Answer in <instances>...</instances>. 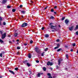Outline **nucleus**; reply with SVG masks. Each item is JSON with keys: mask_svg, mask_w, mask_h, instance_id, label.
<instances>
[{"mask_svg": "<svg viewBox=\"0 0 78 78\" xmlns=\"http://www.w3.org/2000/svg\"><path fill=\"white\" fill-rule=\"evenodd\" d=\"M53 23H51L49 24V25L50 26V28L51 29H53V30H55V31H58V29L54 28L55 27H56V25L53 26L52 25H53Z\"/></svg>", "mask_w": 78, "mask_h": 78, "instance_id": "f257e3e1", "label": "nucleus"}, {"mask_svg": "<svg viewBox=\"0 0 78 78\" xmlns=\"http://www.w3.org/2000/svg\"><path fill=\"white\" fill-rule=\"evenodd\" d=\"M6 33H4V34H2V39H3L6 37Z\"/></svg>", "mask_w": 78, "mask_h": 78, "instance_id": "f03ea898", "label": "nucleus"}, {"mask_svg": "<svg viewBox=\"0 0 78 78\" xmlns=\"http://www.w3.org/2000/svg\"><path fill=\"white\" fill-rule=\"evenodd\" d=\"M28 25V24L27 23H23L21 25V27L23 28V27H27Z\"/></svg>", "mask_w": 78, "mask_h": 78, "instance_id": "7ed1b4c3", "label": "nucleus"}, {"mask_svg": "<svg viewBox=\"0 0 78 78\" xmlns=\"http://www.w3.org/2000/svg\"><path fill=\"white\" fill-rule=\"evenodd\" d=\"M47 66H52L53 65V62H50V61L48 62H47Z\"/></svg>", "mask_w": 78, "mask_h": 78, "instance_id": "20e7f679", "label": "nucleus"}, {"mask_svg": "<svg viewBox=\"0 0 78 78\" xmlns=\"http://www.w3.org/2000/svg\"><path fill=\"white\" fill-rule=\"evenodd\" d=\"M35 51L37 53H39V48H35Z\"/></svg>", "mask_w": 78, "mask_h": 78, "instance_id": "39448f33", "label": "nucleus"}, {"mask_svg": "<svg viewBox=\"0 0 78 78\" xmlns=\"http://www.w3.org/2000/svg\"><path fill=\"white\" fill-rule=\"evenodd\" d=\"M65 22L66 25H67L69 22V20L68 19H66L65 20Z\"/></svg>", "mask_w": 78, "mask_h": 78, "instance_id": "423d86ee", "label": "nucleus"}, {"mask_svg": "<svg viewBox=\"0 0 78 78\" xmlns=\"http://www.w3.org/2000/svg\"><path fill=\"white\" fill-rule=\"evenodd\" d=\"M57 46L54 48L55 50H56V49L59 48V47L60 46V44H57Z\"/></svg>", "mask_w": 78, "mask_h": 78, "instance_id": "0eeeda50", "label": "nucleus"}, {"mask_svg": "<svg viewBox=\"0 0 78 78\" xmlns=\"http://www.w3.org/2000/svg\"><path fill=\"white\" fill-rule=\"evenodd\" d=\"M6 2H7V0H3L2 3V4H3V5H5Z\"/></svg>", "mask_w": 78, "mask_h": 78, "instance_id": "6e6552de", "label": "nucleus"}, {"mask_svg": "<svg viewBox=\"0 0 78 78\" xmlns=\"http://www.w3.org/2000/svg\"><path fill=\"white\" fill-rule=\"evenodd\" d=\"M47 75L48 76H49L48 77V78H53L52 76H51V74H50V73H48L47 74Z\"/></svg>", "mask_w": 78, "mask_h": 78, "instance_id": "1a4fd4ad", "label": "nucleus"}, {"mask_svg": "<svg viewBox=\"0 0 78 78\" xmlns=\"http://www.w3.org/2000/svg\"><path fill=\"white\" fill-rule=\"evenodd\" d=\"M9 72H10V73H11L13 74V75L15 74V73L14 72V71H12L11 70H9Z\"/></svg>", "mask_w": 78, "mask_h": 78, "instance_id": "9d476101", "label": "nucleus"}, {"mask_svg": "<svg viewBox=\"0 0 78 78\" xmlns=\"http://www.w3.org/2000/svg\"><path fill=\"white\" fill-rule=\"evenodd\" d=\"M61 61H62V60H61V59H59L58 61V65H59V66H60V64H61Z\"/></svg>", "mask_w": 78, "mask_h": 78, "instance_id": "9b49d317", "label": "nucleus"}, {"mask_svg": "<svg viewBox=\"0 0 78 78\" xmlns=\"http://www.w3.org/2000/svg\"><path fill=\"white\" fill-rule=\"evenodd\" d=\"M73 26H72L71 27L69 28V30L70 31H72V30H73Z\"/></svg>", "mask_w": 78, "mask_h": 78, "instance_id": "f8f14e48", "label": "nucleus"}, {"mask_svg": "<svg viewBox=\"0 0 78 78\" xmlns=\"http://www.w3.org/2000/svg\"><path fill=\"white\" fill-rule=\"evenodd\" d=\"M45 52L43 51L42 53L41 54V55L42 56H44V55Z\"/></svg>", "mask_w": 78, "mask_h": 78, "instance_id": "ddd939ff", "label": "nucleus"}, {"mask_svg": "<svg viewBox=\"0 0 78 78\" xmlns=\"http://www.w3.org/2000/svg\"><path fill=\"white\" fill-rule=\"evenodd\" d=\"M62 49L61 48H60L57 49V51H58V52H59V51H62Z\"/></svg>", "mask_w": 78, "mask_h": 78, "instance_id": "4468645a", "label": "nucleus"}, {"mask_svg": "<svg viewBox=\"0 0 78 78\" xmlns=\"http://www.w3.org/2000/svg\"><path fill=\"white\" fill-rule=\"evenodd\" d=\"M27 62H28V61L27 60H25L23 62V63H24V64H27Z\"/></svg>", "mask_w": 78, "mask_h": 78, "instance_id": "2eb2a0df", "label": "nucleus"}, {"mask_svg": "<svg viewBox=\"0 0 78 78\" xmlns=\"http://www.w3.org/2000/svg\"><path fill=\"white\" fill-rule=\"evenodd\" d=\"M18 35V34H17V33H14V37H17V36Z\"/></svg>", "mask_w": 78, "mask_h": 78, "instance_id": "dca6fc26", "label": "nucleus"}, {"mask_svg": "<svg viewBox=\"0 0 78 78\" xmlns=\"http://www.w3.org/2000/svg\"><path fill=\"white\" fill-rule=\"evenodd\" d=\"M21 13H23V14H25L26 12H25V11H21Z\"/></svg>", "mask_w": 78, "mask_h": 78, "instance_id": "f3484780", "label": "nucleus"}, {"mask_svg": "<svg viewBox=\"0 0 78 78\" xmlns=\"http://www.w3.org/2000/svg\"><path fill=\"white\" fill-rule=\"evenodd\" d=\"M28 57L29 58H31V54L29 53V54Z\"/></svg>", "mask_w": 78, "mask_h": 78, "instance_id": "a211bd4d", "label": "nucleus"}, {"mask_svg": "<svg viewBox=\"0 0 78 78\" xmlns=\"http://www.w3.org/2000/svg\"><path fill=\"white\" fill-rule=\"evenodd\" d=\"M45 37H49V35H48V34H45Z\"/></svg>", "mask_w": 78, "mask_h": 78, "instance_id": "6ab92c4d", "label": "nucleus"}, {"mask_svg": "<svg viewBox=\"0 0 78 78\" xmlns=\"http://www.w3.org/2000/svg\"><path fill=\"white\" fill-rule=\"evenodd\" d=\"M33 41L32 40H31V41H30V44H33Z\"/></svg>", "mask_w": 78, "mask_h": 78, "instance_id": "aec40b11", "label": "nucleus"}, {"mask_svg": "<svg viewBox=\"0 0 78 78\" xmlns=\"http://www.w3.org/2000/svg\"><path fill=\"white\" fill-rule=\"evenodd\" d=\"M50 19H55V18L53 17V16H51L50 17Z\"/></svg>", "mask_w": 78, "mask_h": 78, "instance_id": "412c9836", "label": "nucleus"}, {"mask_svg": "<svg viewBox=\"0 0 78 78\" xmlns=\"http://www.w3.org/2000/svg\"><path fill=\"white\" fill-rule=\"evenodd\" d=\"M41 76V74L40 73H38L37 74V76L38 77H40Z\"/></svg>", "mask_w": 78, "mask_h": 78, "instance_id": "4be33fe9", "label": "nucleus"}, {"mask_svg": "<svg viewBox=\"0 0 78 78\" xmlns=\"http://www.w3.org/2000/svg\"><path fill=\"white\" fill-rule=\"evenodd\" d=\"M27 64L28 67H30V64L29 63H27Z\"/></svg>", "mask_w": 78, "mask_h": 78, "instance_id": "5701e85b", "label": "nucleus"}, {"mask_svg": "<svg viewBox=\"0 0 78 78\" xmlns=\"http://www.w3.org/2000/svg\"><path fill=\"white\" fill-rule=\"evenodd\" d=\"M43 69L44 71H46V68L44 67L43 68Z\"/></svg>", "mask_w": 78, "mask_h": 78, "instance_id": "b1692460", "label": "nucleus"}, {"mask_svg": "<svg viewBox=\"0 0 78 78\" xmlns=\"http://www.w3.org/2000/svg\"><path fill=\"white\" fill-rule=\"evenodd\" d=\"M16 11V10L15 9H12V11L13 12H14Z\"/></svg>", "mask_w": 78, "mask_h": 78, "instance_id": "393cba45", "label": "nucleus"}, {"mask_svg": "<svg viewBox=\"0 0 78 78\" xmlns=\"http://www.w3.org/2000/svg\"><path fill=\"white\" fill-rule=\"evenodd\" d=\"M75 45H76V43H74L72 44V46L73 47H75Z\"/></svg>", "mask_w": 78, "mask_h": 78, "instance_id": "a878e982", "label": "nucleus"}, {"mask_svg": "<svg viewBox=\"0 0 78 78\" xmlns=\"http://www.w3.org/2000/svg\"><path fill=\"white\" fill-rule=\"evenodd\" d=\"M0 42H1V43H3L4 42V41H3L2 40V39H0Z\"/></svg>", "mask_w": 78, "mask_h": 78, "instance_id": "bb28decb", "label": "nucleus"}, {"mask_svg": "<svg viewBox=\"0 0 78 78\" xmlns=\"http://www.w3.org/2000/svg\"><path fill=\"white\" fill-rule=\"evenodd\" d=\"M59 41H60V40L59 39H57L56 40V41L57 42H59Z\"/></svg>", "mask_w": 78, "mask_h": 78, "instance_id": "cd10ccee", "label": "nucleus"}, {"mask_svg": "<svg viewBox=\"0 0 78 78\" xmlns=\"http://www.w3.org/2000/svg\"><path fill=\"white\" fill-rule=\"evenodd\" d=\"M51 11L52 12H54V9H51Z\"/></svg>", "mask_w": 78, "mask_h": 78, "instance_id": "c85d7f7f", "label": "nucleus"}, {"mask_svg": "<svg viewBox=\"0 0 78 78\" xmlns=\"http://www.w3.org/2000/svg\"><path fill=\"white\" fill-rule=\"evenodd\" d=\"M18 69H19V68H18V67L16 68L15 69V70H16V71H17V70H18Z\"/></svg>", "mask_w": 78, "mask_h": 78, "instance_id": "c756f323", "label": "nucleus"}, {"mask_svg": "<svg viewBox=\"0 0 78 78\" xmlns=\"http://www.w3.org/2000/svg\"><path fill=\"white\" fill-rule=\"evenodd\" d=\"M56 67L57 69H59V66H58V65H56Z\"/></svg>", "mask_w": 78, "mask_h": 78, "instance_id": "7c9ffc66", "label": "nucleus"}, {"mask_svg": "<svg viewBox=\"0 0 78 78\" xmlns=\"http://www.w3.org/2000/svg\"><path fill=\"white\" fill-rule=\"evenodd\" d=\"M11 8V6H9V5H7V8Z\"/></svg>", "mask_w": 78, "mask_h": 78, "instance_id": "2f4dec72", "label": "nucleus"}, {"mask_svg": "<svg viewBox=\"0 0 78 78\" xmlns=\"http://www.w3.org/2000/svg\"><path fill=\"white\" fill-rule=\"evenodd\" d=\"M65 17H63L62 18V20H64V19H65Z\"/></svg>", "mask_w": 78, "mask_h": 78, "instance_id": "473e14b6", "label": "nucleus"}, {"mask_svg": "<svg viewBox=\"0 0 78 78\" xmlns=\"http://www.w3.org/2000/svg\"><path fill=\"white\" fill-rule=\"evenodd\" d=\"M47 50H48V48H46L45 49L44 51H47Z\"/></svg>", "mask_w": 78, "mask_h": 78, "instance_id": "72a5a7b5", "label": "nucleus"}, {"mask_svg": "<svg viewBox=\"0 0 78 78\" xmlns=\"http://www.w3.org/2000/svg\"><path fill=\"white\" fill-rule=\"evenodd\" d=\"M66 58H67V59H69V58H68V55H66Z\"/></svg>", "mask_w": 78, "mask_h": 78, "instance_id": "f704fd0d", "label": "nucleus"}, {"mask_svg": "<svg viewBox=\"0 0 78 78\" xmlns=\"http://www.w3.org/2000/svg\"><path fill=\"white\" fill-rule=\"evenodd\" d=\"M3 25H6V23L4 21L3 22Z\"/></svg>", "mask_w": 78, "mask_h": 78, "instance_id": "c9c22d12", "label": "nucleus"}, {"mask_svg": "<svg viewBox=\"0 0 78 78\" xmlns=\"http://www.w3.org/2000/svg\"><path fill=\"white\" fill-rule=\"evenodd\" d=\"M20 8H22L23 7V5H20Z\"/></svg>", "mask_w": 78, "mask_h": 78, "instance_id": "e433bc0d", "label": "nucleus"}, {"mask_svg": "<svg viewBox=\"0 0 78 78\" xmlns=\"http://www.w3.org/2000/svg\"><path fill=\"white\" fill-rule=\"evenodd\" d=\"M0 34H2V35L3 34V31H1L0 30Z\"/></svg>", "mask_w": 78, "mask_h": 78, "instance_id": "4c0bfd02", "label": "nucleus"}, {"mask_svg": "<svg viewBox=\"0 0 78 78\" xmlns=\"http://www.w3.org/2000/svg\"><path fill=\"white\" fill-rule=\"evenodd\" d=\"M0 20L1 21H2V20H2V17H1V16H0Z\"/></svg>", "mask_w": 78, "mask_h": 78, "instance_id": "58836bf2", "label": "nucleus"}, {"mask_svg": "<svg viewBox=\"0 0 78 78\" xmlns=\"http://www.w3.org/2000/svg\"><path fill=\"white\" fill-rule=\"evenodd\" d=\"M76 29H78V25H76Z\"/></svg>", "mask_w": 78, "mask_h": 78, "instance_id": "ea45409f", "label": "nucleus"}, {"mask_svg": "<svg viewBox=\"0 0 78 78\" xmlns=\"http://www.w3.org/2000/svg\"><path fill=\"white\" fill-rule=\"evenodd\" d=\"M17 17H18L19 19H20V20L22 19V18H21L19 16V15Z\"/></svg>", "mask_w": 78, "mask_h": 78, "instance_id": "a19ab883", "label": "nucleus"}, {"mask_svg": "<svg viewBox=\"0 0 78 78\" xmlns=\"http://www.w3.org/2000/svg\"><path fill=\"white\" fill-rule=\"evenodd\" d=\"M36 62H37V63H39V60H36Z\"/></svg>", "mask_w": 78, "mask_h": 78, "instance_id": "79ce46f5", "label": "nucleus"}, {"mask_svg": "<svg viewBox=\"0 0 78 78\" xmlns=\"http://www.w3.org/2000/svg\"><path fill=\"white\" fill-rule=\"evenodd\" d=\"M17 50H19L20 49V48L19 47H17Z\"/></svg>", "mask_w": 78, "mask_h": 78, "instance_id": "37998d69", "label": "nucleus"}, {"mask_svg": "<svg viewBox=\"0 0 78 78\" xmlns=\"http://www.w3.org/2000/svg\"><path fill=\"white\" fill-rule=\"evenodd\" d=\"M76 35H78V31H76Z\"/></svg>", "mask_w": 78, "mask_h": 78, "instance_id": "c03bdc74", "label": "nucleus"}, {"mask_svg": "<svg viewBox=\"0 0 78 78\" xmlns=\"http://www.w3.org/2000/svg\"><path fill=\"white\" fill-rule=\"evenodd\" d=\"M0 56H1V57H2V53H1L0 54Z\"/></svg>", "mask_w": 78, "mask_h": 78, "instance_id": "a18cd8bd", "label": "nucleus"}, {"mask_svg": "<svg viewBox=\"0 0 78 78\" xmlns=\"http://www.w3.org/2000/svg\"><path fill=\"white\" fill-rule=\"evenodd\" d=\"M47 8H48V6H46L45 8H44V9H47Z\"/></svg>", "mask_w": 78, "mask_h": 78, "instance_id": "49530a36", "label": "nucleus"}, {"mask_svg": "<svg viewBox=\"0 0 78 78\" xmlns=\"http://www.w3.org/2000/svg\"><path fill=\"white\" fill-rule=\"evenodd\" d=\"M57 8V6H55L54 7V9H56Z\"/></svg>", "mask_w": 78, "mask_h": 78, "instance_id": "de8ad7c7", "label": "nucleus"}, {"mask_svg": "<svg viewBox=\"0 0 78 78\" xmlns=\"http://www.w3.org/2000/svg\"><path fill=\"white\" fill-rule=\"evenodd\" d=\"M40 75H44V73H40Z\"/></svg>", "mask_w": 78, "mask_h": 78, "instance_id": "09e8293b", "label": "nucleus"}, {"mask_svg": "<svg viewBox=\"0 0 78 78\" xmlns=\"http://www.w3.org/2000/svg\"><path fill=\"white\" fill-rule=\"evenodd\" d=\"M41 30H44V27H42L41 28Z\"/></svg>", "mask_w": 78, "mask_h": 78, "instance_id": "8fccbe9b", "label": "nucleus"}, {"mask_svg": "<svg viewBox=\"0 0 78 78\" xmlns=\"http://www.w3.org/2000/svg\"><path fill=\"white\" fill-rule=\"evenodd\" d=\"M24 45H25V46H26V45H27V43H24Z\"/></svg>", "mask_w": 78, "mask_h": 78, "instance_id": "3c124183", "label": "nucleus"}, {"mask_svg": "<svg viewBox=\"0 0 78 78\" xmlns=\"http://www.w3.org/2000/svg\"><path fill=\"white\" fill-rule=\"evenodd\" d=\"M29 73H30L31 74H32V73L31 72H32V71H30L29 72Z\"/></svg>", "mask_w": 78, "mask_h": 78, "instance_id": "603ef678", "label": "nucleus"}, {"mask_svg": "<svg viewBox=\"0 0 78 78\" xmlns=\"http://www.w3.org/2000/svg\"><path fill=\"white\" fill-rule=\"evenodd\" d=\"M19 53H20V52H19V51H18V52H17V55H19Z\"/></svg>", "mask_w": 78, "mask_h": 78, "instance_id": "864d4df0", "label": "nucleus"}, {"mask_svg": "<svg viewBox=\"0 0 78 78\" xmlns=\"http://www.w3.org/2000/svg\"><path fill=\"white\" fill-rule=\"evenodd\" d=\"M5 53V52L4 51H3L2 52V53L3 54H4V53Z\"/></svg>", "mask_w": 78, "mask_h": 78, "instance_id": "5fc2aeb1", "label": "nucleus"}, {"mask_svg": "<svg viewBox=\"0 0 78 78\" xmlns=\"http://www.w3.org/2000/svg\"><path fill=\"white\" fill-rule=\"evenodd\" d=\"M9 43L10 44H11V43H12V42L11 41H9Z\"/></svg>", "mask_w": 78, "mask_h": 78, "instance_id": "6e6d98bb", "label": "nucleus"}, {"mask_svg": "<svg viewBox=\"0 0 78 78\" xmlns=\"http://www.w3.org/2000/svg\"><path fill=\"white\" fill-rule=\"evenodd\" d=\"M70 51H73V49H72L70 50Z\"/></svg>", "mask_w": 78, "mask_h": 78, "instance_id": "4d7b16f0", "label": "nucleus"}, {"mask_svg": "<svg viewBox=\"0 0 78 78\" xmlns=\"http://www.w3.org/2000/svg\"><path fill=\"white\" fill-rule=\"evenodd\" d=\"M51 31H52V32H55V30H52Z\"/></svg>", "mask_w": 78, "mask_h": 78, "instance_id": "13d9d810", "label": "nucleus"}, {"mask_svg": "<svg viewBox=\"0 0 78 78\" xmlns=\"http://www.w3.org/2000/svg\"><path fill=\"white\" fill-rule=\"evenodd\" d=\"M3 76H0V78H2V77H3Z\"/></svg>", "mask_w": 78, "mask_h": 78, "instance_id": "bf43d9fd", "label": "nucleus"}, {"mask_svg": "<svg viewBox=\"0 0 78 78\" xmlns=\"http://www.w3.org/2000/svg\"><path fill=\"white\" fill-rule=\"evenodd\" d=\"M30 2H31V3H33V2L32 1H30Z\"/></svg>", "mask_w": 78, "mask_h": 78, "instance_id": "052dcab7", "label": "nucleus"}, {"mask_svg": "<svg viewBox=\"0 0 78 78\" xmlns=\"http://www.w3.org/2000/svg\"><path fill=\"white\" fill-rule=\"evenodd\" d=\"M21 17L22 18H23L24 17L22 15Z\"/></svg>", "mask_w": 78, "mask_h": 78, "instance_id": "680f3d73", "label": "nucleus"}, {"mask_svg": "<svg viewBox=\"0 0 78 78\" xmlns=\"http://www.w3.org/2000/svg\"><path fill=\"white\" fill-rule=\"evenodd\" d=\"M54 13L55 14H56V12H54Z\"/></svg>", "mask_w": 78, "mask_h": 78, "instance_id": "e2e57ef3", "label": "nucleus"}, {"mask_svg": "<svg viewBox=\"0 0 78 78\" xmlns=\"http://www.w3.org/2000/svg\"><path fill=\"white\" fill-rule=\"evenodd\" d=\"M19 39L17 40L16 42H19Z\"/></svg>", "mask_w": 78, "mask_h": 78, "instance_id": "0e129e2a", "label": "nucleus"}, {"mask_svg": "<svg viewBox=\"0 0 78 78\" xmlns=\"http://www.w3.org/2000/svg\"><path fill=\"white\" fill-rule=\"evenodd\" d=\"M58 27L60 28L61 27V26L59 25H58Z\"/></svg>", "mask_w": 78, "mask_h": 78, "instance_id": "69168bd1", "label": "nucleus"}, {"mask_svg": "<svg viewBox=\"0 0 78 78\" xmlns=\"http://www.w3.org/2000/svg\"><path fill=\"white\" fill-rule=\"evenodd\" d=\"M12 41L13 42H15V41L14 40H13Z\"/></svg>", "mask_w": 78, "mask_h": 78, "instance_id": "338daca9", "label": "nucleus"}, {"mask_svg": "<svg viewBox=\"0 0 78 78\" xmlns=\"http://www.w3.org/2000/svg\"><path fill=\"white\" fill-rule=\"evenodd\" d=\"M76 53H78V50L77 51Z\"/></svg>", "mask_w": 78, "mask_h": 78, "instance_id": "774afa93", "label": "nucleus"}]
</instances>
